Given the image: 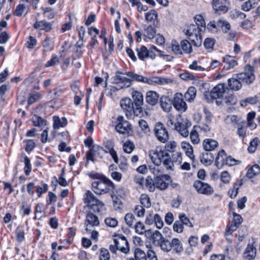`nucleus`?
<instances>
[{
	"label": "nucleus",
	"instance_id": "nucleus-1",
	"mask_svg": "<svg viewBox=\"0 0 260 260\" xmlns=\"http://www.w3.org/2000/svg\"><path fill=\"white\" fill-rule=\"evenodd\" d=\"M84 203L87 207L100 215L106 213V207L104 204L97 199L90 190H87L84 194Z\"/></svg>",
	"mask_w": 260,
	"mask_h": 260
},
{
	"label": "nucleus",
	"instance_id": "nucleus-2",
	"mask_svg": "<svg viewBox=\"0 0 260 260\" xmlns=\"http://www.w3.org/2000/svg\"><path fill=\"white\" fill-rule=\"evenodd\" d=\"M126 76L132 79V81L133 80H135L138 82L146 83L150 85H164L172 82L171 79L169 78L156 76H152L149 78H146L142 75H138L131 72H127Z\"/></svg>",
	"mask_w": 260,
	"mask_h": 260
},
{
	"label": "nucleus",
	"instance_id": "nucleus-3",
	"mask_svg": "<svg viewBox=\"0 0 260 260\" xmlns=\"http://www.w3.org/2000/svg\"><path fill=\"white\" fill-rule=\"evenodd\" d=\"M115 187L113 182L105 176L101 178H97L92 183V190L97 194H105L112 191Z\"/></svg>",
	"mask_w": 260,
	"mask_h": 260
},
{
	"label": "nucleus",
	"instance_id": "nucleus-4",
	"mask_svg": "<svg viewBox=\"0 0 260 260\" xmlns=\"http://www.w3.org/2000/svg\"><path fill=\"white\" fill-rule=\"evenodd\" d=\"M205 31V29H202L197 25L191 24L188 26L185 31V35L188 37L192 45L200 47L202 43V34Z\"/></svg>",
	"mask_w": 260,
	"mask_h": 260
},
{
	"label": "nucleus",
	"instance_id": "nucleus-5",
	"mask_svg": "<svg viewBox=\"0 0 260 260\" xmlns=\"http://www.w3.org/2000/svg\"><path fill=\"white\" fill-rule=\"evenodd\" d=\"M225 91V84L219 83L215 86L210 92H206L204 96L208 102H211L212 100H216V103L217 105L222 104L223 95Z\"/></svg>",
	"mask_w": 260,
	"mask_h": 260
},
{
	"label": "nucleus",
	"instance_id": "nucleus-6",
	"mask_svg": "<svg viewBox=\"0 0 260 260\" xmlns=\"http://www.w3.org/2000/svg\"><path fill=\"white\" fill-rule=\"evenodd\" d=\"M149 156L152 162L156 166H159L162 163L168 153L161 147L158 146L149 151Z\"/></svg>",
	"mask_w": 260,
	"mask_h": 260
},
{
	"label": "nucleus",
	"instance_id": "nucleus-7",
	"mask_svg": "<svg viewBox=\"0 0 260 260\" xmlns=\"http://www.w3.org/2000/svg\"><path fill=\"white\" fill-rule=\"evenodd\" d=\"M126 73L117 71L112 78L113 83L117 85L119 87L117 90L128 88L132 85V79L125 76Z\"/></svg>",
	"mask_w": 260,
	"mask_h": 260
},
{
	"label": "nucleus",
	"instance_id": "nucleus-8",
	"mask_svg": "<svg viewBox=\"0 0 260 260\" xmlns=\"http://www.w3.org/2000/svg\"><path fill=\"white\" fill-rule=\"evenodd\" d=\"M154 135L160 142L167 143L169 139V133L164 124L157 122L154 127Z\"/></svg>",
	"mask_w": 260,
	"mask_h": 260
},
{
	"label": "nucleus",
	"instance_id": "nucleus-9",
	"mask_svg": "<svg viewBox=\"0 0 260 260\" xmlns=\"http://www.w3.org/2000/svg\"><path fill=\"white\" fill-rule=\"evenodd\" d=\"M237 77L242 83L247 85L252 83L255 80L253 68L250 65H246L245 68V72L237 74Z\"/></svg>",
	"mask_w": 260,
	"mask_h": 260
},
{
	"label": "nucleus",
	"instance_id": "nucleus-10",
	"mask_svg": "<svg viewBox=\"0 0 260 260\" xmlns=\"http://www.w3.org/2000/svg\"><path fill=\"white\" fill-rule=\"evenodd\" d=\"M120 106L124 110L125 115L128 118H132L133 115H135V107H134L131 99L128 98L122 99L120 101Z\"/></svg>",
	"mask_w": 260,
	"mask_h": 260
},
{
	"label": "nucleus",
	"instance_id": "nucleus-11",
	"mask_svg": "<svg viewBox=\"0 0 260 260\" xmlns=\"http://www.w3.org/2000/svg\"><path fill=\"white\" fill-rule=\"evenodd\" d=\"M193 187L198 193L201 194L211 195L214 192V189L210 185L200 180L194 181Z\"/></svg>",
	"mask_w": 260,
	"mask_h": 260
},
{
	"label": "nucleus",
	"instance_id": "nucleus-12",
	"mask_svg": "<svg viewBox=\"0 0 260 260\" xmlns=\"http://www.w3.org/2000/svg\"><path fill=\"white\" fill-rule=\"evenodd\" d=\"M133 104L135 107V116H139L143 113L142 105L143 104V96L141 92L134 91L132 92Z\"/></svg>",
	"mask_w": 260,
	"mask_h": 260
},
{
	"label": "nucleus",
	"instance_id": "nucleus-13",
	"mask_svg": "<svg viewBox=\"0 0 260 260\" xmlns=\"http://www.w3.org/2000/svg\"><path fill=\"white\" fill-rule=\"evenodd\" d=\"M115 129L118 133L121 134H127L131 131V124L124 120L122 116H118L116 119Z\"/></svg>",
	"mask_w": 260,
	"mask_h": 260
},
{
	"label": "nucleus",
	"instance_id": "nucleus-14",
	"mask_svg": "<svg viewBox=\"0 0 260 260\" xmlns=\"http://www.w3.org/2000/svg\"><path fill=\"white\" fill-rule=\"evenodd\" d=\"M104 152L105 151L103 147L99 145H94L92 148L90 149L86 152V157L87 162L85 165L87 166L89 160H91L94 162L95 161L94 157H98L100 158H103Z\"/></svg>",
	"mask_w": 260,
	"mask_h": 260
},
{
	"label": "nucleus",
	"instance_id": "nucleus-15",
	"mask_svg": "<svg viewBox=\"0 0 260 260\" xmlns=\"http://www.w3.org/2000/svg\"><path fill=\"white\" fill-rule=\"evenodd\" d=\"M217 26L218 28L222 30L223 32L228 34V39L229 40H233L235 37V33L232 31L231 24L226 20L219 19L217 21Z\"/></svg>",
	"mask_w": 260,
	"mask_h": 260
},
{
	"label": "nucleus",
	"instance_id": "nucleus-16",
	"mask_svg": "<svg viewBox=\"0 0 260 260\" xmlns=\"http://www.w3.org/2000/svg\"><path fill=\"white\" fill-rule=\"evenodd\" d=\"M171 181V178L169 175L157 176L155 177V188L159 190H165L168 188Z\"/></svg>",
	"mask_w": 260,
	"mask_h": 260
},
{
	"label": "nucleus",
	"instance_id": "nucleus-17",
	"mask_svg": "<svg viewBox=\"0 0 260 260\" xmlns=\"http://www.w3.org/2000/svg\"><path fill=\"white\" fill-rule=\"evenodd\" d=\"M191 125L187 120L180 119L175 124V129L183 137H187L189 135L188 128Z\"/></svg>",
	"mask_w": 260,
	"mask_h": 260
},
{
	"label": "nucleus",
	"instance_id": "nucleus-18",
	"mask_svg": "<svg viewBox=\"0 0 260 260\" xmlns=\"http://www.w3.org/2000/svg\"><path fill=\"white\" fill-rule=\"evenodd\" d=\"M211 4L213 9L216 12L225 13L229 10L230 3L228 0H212Z\"/></svg>",
	"mask_w": 260,
	"mask_h": 260
},
{
	"label": "nucleus",
	"instance_id": "nucleus-19",
	"mask_svg": "<svg viewBox=\"0 0 260 260\" xmlns=\"http://www.w3.org/2000/svg\"><path fill=\"white\" fill-rule=\"evenodd\" d=\"M118 249L123 253H127L129 250L128 243L124 236H118L115 238Z\"/></svg>",
	"mask_w": 260,
	"mask_h": 260
},
{
	"label": "nucleus",
	"instance_id": "nucleus-20",
	"mask_svg": "<svg viewBox=\"0 0 260 260\" xmlns=\"http://www.w3.org/2000/svg\"><path fill=\"white\" fill-rule=\"evenodd\" d=\"M173 105L178 111L184 112L187 108V105L183 100L181 93H177L175 94Z\"/></svg>",
	"mask_w": 260,
	"mask_h": 260
},
{
	"label": "nucleus",
	"instance_id": "nucleus-21",
	"mask_svg": "<svg viewBox=\"0 0 260 260\" xmlns=\"http://www.w3.org/2000/svg\"><path fill=\"white\" fill-rule=\"evenodd\" d=\"M136 51L139 58L142 60H144L148 57L153 59L156 56V55L151 50H148L144 46H142L140 48H137Z\"/></svg>",
	"mask_w": 260,
	"mask_h": 260
},
{
	"label": "nucleus",
	"instance_id": "nucleus-22",
	"mask_svg": "<svg viewBox=\"0 0 260 260\" xmlns=\"http://www.w3.org/2000/svg\"><path fill=\"white\" fill-rule=\"evenodd\" d=\"M202 146L205 151L212 152L218 147V143L212 139H206L203 141Z\"/></svg>",
	"mask_w": 260,
	"mask_h": 260
},
{
	"label": "nucleus",
	"instance_id": "nucleus-23",
	"mask_svg": "<svg viewBox=\"0 0 260 260\" xmlns=\"http://www.w3.org/2000/svg\"><path fill=\"white\" fill-rule=\"evenodd\" d=\"M34 27L35 29L43 30L46 32H48L52 29V24L47 22L45 20L41 21L37 20L34 24Z\"/></svg>",
	"mask_w": 260,
	"mask_h": 260
},
{
	"label": "nucleus",
	"instance_id": "nucleus-24",
	"mask_svg": "<svg viewBox=\"0 0 260 260\" xmlns=\"http://www.w3.org/2000/svg\"><path fill=\"white\" fill-rule=\"evenodd\" d=\"M159 96L158 94L154 91H148L146 95V102L151 106H154L158 103Z\"/></svg>",
	"mask_w": 260,
	"mask_h": 260
},
{
	"label": "nucleus",
	"instance_id": "nucleus-25",
	"mask_svg": "<svg viewBox=\"0 0 260 260\" xmlns=\"http://www.w3.org/2000/svg\"><path fill=\"white\" fill-rule=\"evenodd\" d=\"M173 104L172 100L168 96L163 95L160 98L161 108L166 112H168L171 110Z\"/></svg>",
	"mask_w": 260,
	"mask_h": 260
},
{
	"label": "nucleus",
	"instance_id": "nucleus-26",
	"mask_svg": "<svg viewBox=\"0 0 260 260\" xmlns=\"http://www.w3.org/2000/svg\"><path fill=\"white\" fill-rule=\"evenodd\" d=\"M214 160V155L210 151H205L200 155L201 162L206 166H210Z\"/></svg>",
	"mask_w": 260,
	"mask_h": 260
},
{
	"label": "nucleus",
	"instance_id": "nucleus-27",
	"mask_svg": "<svg viewBox=\"0 0 260 260\" xmlns=\"http://www.w3.org/2000/svg\"><path fill=\"white\" fill-rule=\"evenodd\" d=\"M227 155L224 150L219 151L215 158V165L218 169L225 166Z\"/></svg>",
	"mask_w": 260,
	"mask_h": 260
},
{
	"label": "nucleus",
	"instance_id": "nucleus-28",
	"mask_svg": "<svg viewBox=\"0 0 260 260\" xmlns=\"http://www.w3.org/2000/svg\"><path fill=\"white\" fill-rule=\"evenodd\" d=\"M256 255V249L252 245L248 244L244 252L246 260H252Z\"/></svg>",
	"mask_w": 260,
	"mask_h": 260
},
{
	"label": "nucleus",
	"instance_id": "nucleus-29",
	"mask_svg": "<svg viewBox=\"0 0 260 260\" xmlns=\"http://www.w3.org/2000/svg\"><path fill=\"white\" fill-rule=\"evenodd\" d=\"M171 249L176 253H180L183 250V245L181 241L176 238H174L171 241Z\"/></svg>",
	"mask_w": 260,
	"mask_h": 260
},
{
	"label": "nucleus",
	"instance_id": "nucleus-30",
	"mask_svg": "<svg viewBox=\"0 0 260 260\" xmlns=\"http://www.w3.org/2000/svg\"><path fill=\"white\" fill-rule=\"evenodd\" d=\"M233 220L231 225L229 226L231 231H236L243 221L241 216L234 212H233Z\"/></svg>",
	"mask_w": 260,
	"mask_h": 260
},
{
	"label": "nucleus",
	"instance_id": "nucleus-31",
	"mask_svg": "<svg viewBox=\"0 0 260 260\" xmlns=\"http://www.w3.org/2000/svg\"><path fill=\"white\" fill-rule=\"evenodd\" d=\"M242 82L237 77L232 78L228 80V85L230 88L233 90H239L242 87Z\"/></svg>",
	"mask_w": 260,
	"mask_h": 260
},
{
	"label": "nucleus",
	"instance_id": "nucleus-32",
	"mask_svg": "<svg viewBox=\"0 0 260 260\" xmlns=\"http://www.w3.org/2000/svg\"><path fill=\"white\" fill-rule=\"evenodd\" d=\"M53 128L58 129L60 127H64L67 124V120L65 117L60 118L58 116H54L53 117Z\"/></svg>",
	"mask_w": 260,
	"mask_h": 260
},
{
	"label": "nucleus",
	"instance_id": "nucleus-33",
	"mask_svg": "<svg viewBox=\"0 0 260 260\" xmlns=\"http://www.w3.org/2000/svg\"><path fill=\"white\" fill-rule=\"evenodd\" d=\"M260 104V99L256 96L253 97H248L240 101V105L242 107H245L248 104Z\"/></svg>",
	"mask_w": 260,
	"mask_h": 260
},
{
	"label": "nucleus",
	"instance_id": "nucleus-34",
	"mask_svg": "<svg viewBox=\"0 0 260 260\" xmlns=\"http://www.w3.org/2000/svg\"><path fill=\"white\" fill-rule=\"evenodd\" d=\"M42 46L46 52L51 51L54 48V40L50 37H47L43 42Z\"/></svg>",
	"mask_w": 260,
	"mask_h": 260
},
{
	"label": "nucleus",
	"instance_id": "nucleus-35",
	"mask_svg": "<svg viewBox=\"0 0 260 260\" xmlns=\"http://www.w3.org/2000/svg\"><path fill=\"white\" fill-rule=\"evenodd\" d=\"M86 221L89 224L92 226H98L100 224L98 217L91 212L87 213L86 216Z\"/></svg>",
	"mask_w": 260,
	"mask_h": 260
},
{
	"label": "nucleus",
	"instance_id": "nucleus-36",
	"mask_svg": "<svg viewBox=\"0 0 260 260\" xmlns=\"http://www.w3.org/2000/svg\"><path fill=\"white\" fill-rule=\"evenodd\" d=\"M197 89L194 87H189L187 91L184 94V98L189 102H192L196 96Z\"/></svg>",
	"mask_w": 260,
	"mask_h": 260
},
{
	"label": "nucleus",
	"instance_id": "nucleus-37",
	"mask_svg": "<svg viewBox=\"0 0 260 260\" xmlns=\"http://www.w3.org/2000/svg\"><path fill=\"white\" fill-rule=\"evenodd\" d=\"M156 35V29L151 25L148 26L143 31V35L149 39H153Z\"/></svg>",
	"mask_w": 260,
	"mask_h": 260
},
{
	"label": "nucleus",
	"instance_id": "nucleus-38",
	"mask_svg": "<svg viewBox=\"0 0 260 260\" xmlns=\"http://www.w3.org/2000/svg\"><path fill=\"white\" fill-rule=\"evenodd\" d=\"M259 173L260 167L258 165H254L248 170L246 176L249 178H252Z\"/></svg>",
	"mask_w": 260,
	"mask_h": 260
},
{
	"label": "nucleus",
	"instance_id": "nucleus-39",
	"mask_svg": "<svg viewBox=\"0 0 260 260\" xmlns=\"http://www.w3.org/2000/svg\"><path fill=\"white\" fill-rule=\"evenodd\" d=\"M191 45V43H190L187 40H183L181 41L180 45L181 46L182 52L186 54L191 53L192 52Z\"/></svg>",
	"mask_w": 260,
	"mask_h": 260
},
{
	"label": "nucleus",
	"instance_id": "nucleus-40",
	"mask_svg": "<svg viewBox=\"0 0 260 260\" xmlns=\"http://www.w3.org/2000/svg\"><path fill=\"white\" fill-rule=\"evenodd\" d=\"M130 260H147V255L145 252L139 248H137L134 251V258Z\"/></svg>",
	"mask_w": 260,
	"mask_h": 260
},
{
	"label": "nucleus",
	"instance_id": "nucleus-41",
	"mask_svg": "<svg viewBox=\"0 0 260 260\" xmlns=\"http://www.w3.org/2000/svg\"><path fill=\"white\" fill-rule=\"evenodd\" d=\"M144 186L150 191H154L155 189V178L153 180L151 177H147L144 180Z\"/></svg>",
	"mask_w": 260,
	"mask_h": 260
},
{
	"label": "nucleus",
	"instance_id": "nucleus-42",
	"mask_svg": "<svg viewBox=\"0 0 260 260\" xmlns=\"http://www.w3.org/2000/svg\"><path fill=\"white\" fill-rule=\"evenodd\" d=\"M223 62L227 64L226 66H224V67L226 70L233 68L237 64V61L230 55H227L223 58Z\"/></svg>",
	"mask_w": 260,
	"mask_h": 260
},
{
	"label": "nucleus",
	"instance_id": "nucleus-43",
	"mask_svg": "<svg viewBox=\"0 0 260 260\" xmlns=\"http://www.w3.org/2000/svg\"><path fill=\"white\" fill-rule=\"evenodd\" d=\"M157 246L160 247L161 249L165 252H169L171 250V242L166 238H164Z\"/></svg>",
	"mask_w": 260,
	"mask_h": 260
},
{
	"label": "nucleus",
	"instance_id": "nucleus-44",
	"mask_svg": "<svg viewBox=\"0 0 260 260\" xmlns=\"http://www.w3.org/2000/svg\"><path fill=\"white\" fill-rule=\"evenodd\" d=\"M164 238L162 234L157 230H156L152 235V242L156 246H157Z\"/></svg>",
	"mask_w": 260,
	"mask_h": 260
},
{
	"label": "nucleus",
	"instance_id": "nucleus-45",
	"mask_svg": "<svg viewBox=\"0 0 260 260\" xmlns=\"http://www.w3.org/2000/svg\"><path fill=\"white\" fill-rule=\"evenodd\" d=\"M171 48L172 51L175 54L182 55L183 54V52H182L181 46L176 40H173L172 41Z\"/></svg>",
	"mask_w": 260,
	"mask_h": 260
},
{
	"label": "nucleus",
	"instance_id": "nucleus-46",
	"mask_svg": "<svg viewBox=\"0 0 260 260\" xmlns=\"http://www.w3.org/2000/svg\"><path fill=\"white\" fill-rule=\"evenodd\" d=\"M194 21L196 24L199 27L202 28V29L206 30V23L204 19V17L201 15H196L194 17Z\"/></svg>",
	"mask_w": 260,
	"mask_h": 260
},
{
	"label": "nucleus",
	"instance_id": "nucleus-47",
	"mask_svg": "<svg viewBox=\"0 0 260 260\" xmlns=\"http://www.w3.org/2000/svg\"><path fill=\"white\" fill-rule=\"evenodd\" d=\"M179 219L183 225H186L189 228L193 226V224L190 221V219L186 216L184 213H181L179 215Z\"/></svg>",
	"mask_w": 260,
	"mask_h": 260
},
{
	"label": "nucleus",
	"instance_id": "nucleus-48",
	"mask_svg": "<svg viewBox=\"0 0 260 260\" xmlns=\"http://www.w3.org/2000/svg\"><path fill=\"white\" fill-rule=\"evenodd\" d=\"M135 146L134 143L131 141H126L123 144V150L127 153H131L135 149Z\"/></svg>",
	"mask_w": 260,
	"mask_h": 260
},
{
	"label": "nucleus",
	"instance_id": "nucleus-49",
	"mask_svg": "<svg viewBox=\"0 0 260 260\" xmlns=\"http://www.w3.org/2000/svg\"><path fill=\"white\" fill-rule=\"evenodd\" d=\"M256 4L255 0H249L243 4L242 9L244 11H248L254 8Z\"/></svg>",
	"mask_w": 260,
	"mask_h": 260
},
{
	"label": "nucleus",
	"instance_id": "nucleus-50",
	"mask_svg": "<svg viewBox=\"0 0 260 260\" xmlns=\"http://www.w3.org/2000/svg\"><path fill=\"white\" fill-rule=\"evenodd\" d=\"M139 126L141 128L142 131L145 134H149L150 132V129L148 123L143 119L139 120L138 122Z\"/></svg>",
	"mask_w": 260,
	"mask_h": 260
},
{
	"label": "nucleus",
	"instance_id": "nucleus-51",
	"mask_svg": "<svg viewBox=\"0 0 260 260\" xmlns=\"http://www.w3.org/2000/svg\"><path fill=\"white\" fill-rule=\"evenodd\" d=\"M190 70H194L197 72H203L206 69L205 67L200 64V62L197 60H194L189 66Z\"/></svg>",
	"mask_w": 260,
	"mask_h": 260
},
{
	"label": "nucleus",
	"instance_id": "nucleus-52",
	"mask_svg": "<svg viewBox=\"0 0 260 260\" xmlns=\"http://www.w3.org/2000/svg\"><path fill=\"white\" fill-rule=\"evenodd\" d=\"M226 120L228 122L231 123L233 125L237 126H238L243 122L241 120V118L234 115L228 116Z\"/></svg>",
	"mask_w": 260,
	"mask_h": 260
},
{
	"label": "nucleus",
	"instance_id": "nucleus-53",
	"mask_svg": "<svg viewBox=\"0 0 260 260\" xmlns=\"http://www.w3.org/2000/svg\"><path fill=\"white\" fill-rule=\"evenodd\" d=\"M190 138L191 142L194 144H197L200 141L198 131L194 127L190 132Z\"/></svg>",
	"mask_w": 260,
	"mask_h": 260
},
{
	"label": "nucleus",
	"instance_id": "nucleus-54",
	"mask_svg": "<svg viewBox=\"0 0 260 260\" xmlns=\"http://www.w3.org/2000/svg\"><path fill=\"white\" fill-rule=\"evenodd\" d=\"M223 103L228 106L234 105L237 103V98L234 95L230 94L223 99L222 104Z\"/></svg>",
	"mask_w": 260,
	"mask_h": 260
},
{
	"label": "nucleus",
	"instance_id": "nucleus-55",
	"mask_svg": "<svg viewBox=\"0 0 260 260\" xmlns=\"http://www.w3.org/2000/svg\"><path fill=\"white\" fill-rule=\"evenodd\" d=\"M140 202L143 207L149 208L151 206L150 199L146 194H142L140 197Z\"/></svg>",
	"mask_w": 260,
	"mask_h": 260
},
{
	"label": "nucleus",
	"instance_id": "nucleus-56",
	"mask_svg": "<svg viewBox=\"0 0 260 260\" xmlns=\"http://www.w3.org/2000/svg\"><path fill=\"white\" fill-rule=\"evenodd\" d=\"M242 184V183L239 182H236L233 188L231 189L229 191V194L232 199L235 198L238 192L239 187Z\"/></svg>",
	"mask_w": 260,
	"mask_h": 260
},
{
	"label": "nucleus",
	"instance_id": "nucleus-57",
	"mask_svg": "<svg viewBox=\"0 0 260 260\" xmlns=\"http://www.w3.org/2000/svg\"><path fill=\"white\" fill-rule=\"evenodd\" d=\"M238 126L237 134L238 136L242 138H244L246 136V126L245 123L243 122L241 124Z\"/></svg>",
	"mask_w": 260,
	"mask_h": 260
},
{
	"label": "nucleus",
	"instance_id": "nucleus-58",
	"mask_svg": "<svg viewBox=\"0 0 260 260\" xmlns=\"http://www.w3.org/2000/svg\"><path fill=\"white\" fill-rule=\"evenodd\" d=\"M162 162L167 170H172L173 167L174 166V162L168 153V156L165 157Z\"/></svg>",
	"mask_w": 260,
	"mask_h": 260
},
{
	"label": "nucleus",
	"instance_id": "nucleus-59",
	"mask_svg": "<svg viewBox=\"0 0 260 260\" xmlns=\"http://www.w3.org/2000/svg\"><path fill=\"white\" fill-rule=\"evenodd\" d=\"M33 125L35 126L42 127L45 125V121L41 117L35 116L32 119Z\"/></svg>",
	"mask_w": 260,
	"mask_h": 260
},
{
	"label": "nucleus",
	"instance_id": "nucleus-60",
	"mask_svg": "<svg viewBox=\"0 0 260 260\" xmlns=\"http://www.w3.org/2000/svg\"><path fill=\"white\" fill-rule=\"evenodd\" d=\"M124 220L129 227H132L135 221V217L133 214L129 213L125 215Z\"/></svg>",
	"mask_w": 260,
	"mask_h": 260
},
{
	"label": "nucleus",
	"instance_id": "nucleus-61",
	"mask_svg": "<svg viewBox=\"0 0 260 260\" xmlns=\"http://www.w3.org/2000/svg\"><path fill=\"white\" fill-rule=\"evenodd\" d=\"M157 14L155 10H152L145 14V19L148 21H154L157 19Z\"/></svg>",
	"mask_w": 260,
	"mask_h": 260
},
{
	"label": "nucleus",
	"instance_id": "nucleus-62",
	"mask_svg": "<svg viewBox=\"0 0 260 260\" xmlns=\"http://www.w3.org/2000/svg\"><path fill=\"white\" fill-rule=\"evenodd\" d=\"M24 162L25 164V167L24 168L25 174L26 176H28L30 174L31 172V166L30 164V159L27 156H25Z\"/></svg>",
	"mask_w": 260,
	"mask_h": 260
},
{
	"label": "nucleus",
	"instance_id": "nucleus-63",
	"mask_svg": "<svg viewBox=\"0 0 260 260\" xmlns=\"http://www.w3.org/2000/svg\"><path fill=\"white\" fill-rule=\"evenodd\" d=\"M172 160L174 164L179 165L182 161V154L180 152H174L172 155Z\"/></svg>",
	"mask_w": 260,
	"mask_h": 260
},
{
	"label": "nucleus",
	"instance_id": "nucleus-64",
	"mask_svg": "<svg viewBox=\"0 0 260 260\" xmlns=\"http://www.w3.org/2000/svg\"><path fill=\"white\" fill-rule=\"evenodd\" d=\"M110 257V255L108 250L106 248H101L99 256L100 260H109Z\"/></svg>",
	"mask_w": 260,
	"mask_h": 260
}]
</instances>
